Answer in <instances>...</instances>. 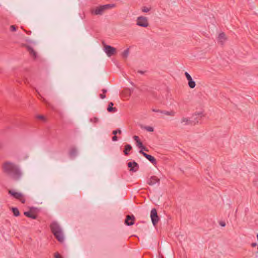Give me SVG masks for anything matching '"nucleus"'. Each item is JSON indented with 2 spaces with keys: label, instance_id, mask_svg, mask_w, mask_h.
Masks as SVG:
<instances>
[{
  "label": "nucleus",
  "instance_id": "2eb2a0df",
  "mask_svg": "<svg viewBox=\"0 0 258 258\" xmlns=\"http://www.w3.org/2000/svg\"><path fill=\"white\" fill-rule=\"evenodd\" d=\"M113 103L112 102L109 103L108 107H107V111L109 112H115L117 111V109L116 107H113Z\"/></svg>",
  "mask_w": 258,
  "mask_h": 258
},
{
  "label": "nucleus",
  "instance_id": "f3484780",
  "mask_svg": "<svg viewBox=\"0 0 258 258\" xmlns=\"http://www.w3.org/2000/svg\"><path fill=\"white\" fill-rule=\"evenodd\" d=\"M69 156L71 158H75L77 155V150L76 148H72L69 151Z\"/></svg>",
  "mask_w": 258,
  "mask_h": 258
},
{
  "label": "nucleus",
  "instance_id": "412c9836",
  "mask_svg": "<svg viewBox=\"0 0 258 258\" xmlns=\"http://www.w3.org/2000/svg\"><path fill=\"white\" fill-rule=\"evenodd\" d=\"M12 211L13 213V215L16 216L18 217L20 215V212L17 208L16 207H13L12 208Z\"/></svg>",
  "mask_w": 258,
  "mask_h": 258
},
{
  "label": "nucleus",
  "instance_id": "a19ab883",
  "mask_svg": "<svg viewBox=\"0 0 258 258\" xmlns=\"http://www.w3.org/2000/svg\"><path fill=\"white\" fill-rule=\"evenodd\" d=\"M102 92H103V94H105V93H106L107 92V90H106V89H103L102 90Z\"/></svg>",
  "mask_w": 258,
  "mask_h": 258
},
{
  "label": "nucleus",
  "instance_id": "9b49d317",
  "mask_svg": "<svg viewBox=\"0 0 258 258\" xmlns=\"http://www.w3.org/2000/svg\"><path fill=\"white\" fill-rule=\"evenodd\" d=\"M139 153L141 154L146 159H147L149 161H150L153 165H156V159L153 156H151V155L148 154L142 151H139Z\"/></svg>",
  "mask_w": 258,
  "mask_h": 258
},
{
  "label": "nucleus",
  "instance_id": "f03ea898",
  "mask_svg": "<svg viewBox=\"0 0 258 258\" xmlns=\"http://www.w3.org/2000/svg\"><path fill=\"white\" fill-rule=\"evenodd\" d=\"M50 227L52 233L58 242H63L64 235L61 228L58 223L54 221L51 223Z\"/></svg>",
  "mask_w": 258,
  "mask_h": 258
},
{
  "label": "nucleus",
  "instance_id": "b1692460",
  "mask_svg": "<svg viewBox=\"0 0 258 258\" xmlns=\"http://www.w3.org/2000/svg\"><path fill=\"white\" fill-rule=\"evenodd\" d=\"M90 122H93L94 123H96L99 122V119L96 117H94L93 118H90Z\"/></svg>",
  "mask_w": 258,
  "mask_h": 258
},
{
  "label": "nucleus",
  "instance_id": "7ed1b4c3",
  "mask_svg": "<svg viewBox=\"0 0 258 258\" xmlns=\"http://www.w3.org/2000/svg\"><path fill=\"white\" fill-rule=\"evenodd\" d=\"M114 6V4L101 5L92 9L91 12L94 15H102L105 10L112 8Z\"/></svg>",
  "mask_w": 258,
  "mask_h": 258
},
{
  "label": "nucleus",
  "instance_id": "2f4dec72",
  "mask_svg": "<svg viewBox=\"0 0 258 258\" xmlns=\"http://www.w3.org/2000/svg\"><path fill=\"white\" fill-rule=\"evenodd\" d=\"M185 76L187 81H188L189 80L192 79V78L190 76V75L187 72H185Z\"/></svg>",
  "mask_w": 258,
  "mask_h": 258
},
{
  "label": "nucleus",
  "instance_id": "f8f14e48",
  "mask_svg": "<svg viewBox=\"0 0 258 258\" xmlns=\"http://www.w3.org/2000/svg\"><path fill=\"white\" fill-rule=\"evenodd\" d=\"M23 46L27 48V51L29 52L30 55L32 56L34 59H36L37 58V52L34 50V49L31 46L26 44H23Z\"/></svg>",
  "mask_w": 258,
  "mask_h": 258
},
{
  "label": "nucleus",
  "instance_id": "20e7f679",
  "mask_svg": "<svg viewBox=\"0 0 258 258\" xmlns=\"http://www.w3.org/2000/svg\"><path fill=\"white\" fill-rule=\"evenodd\" d=\"M8 193L14 198L19 200L22 203L24 204L25 203V199L22 194L11 189L9 190Z\"/></svg>",
  "mask_w": 258,
  "mask_h": 258
},
{
  "label": "nucleus",
  "instance_id": "5701e85b",
  "mask_svg": "<svg viewBox=\"0 0 258 258\" xmlns=\"http://www.w3.org/2000/svg\"><path fill=\"white\" fill-rule=\"evenodd\" d=\"M162 113L166 115H170V116H174L175 114V112L173 111H165V110H162Z\"/></svg>",
  "mask_w": 258,
  "mask_h": 258
},
{
  "label": "nucleus",
  "instance_id": "58836bf2",
  "mask_svg": "<svg viewBox=\"0 0 258 258\" xmlns=\"http://www.w3.org/2000/svg\"><path fill=\"white\" fill-rule=\"evenodd\" d=\"M257 245V243H251V246L252 247H254L256 246Z\"/></svg>",
  "mask_w": 258,
  "mask_h": 258
},
{
  "label": "nucleus",
  "instance_id": "393cba45",
  "mask_svg": "<svg viewBox=\"0 0 258 258\" xmlns=\"http://www.w3.org/2000/svg\"><path fill=\"white\" fill-rule=\"evenodd\" d=\"M112 134L113 135H116L117 134H121V131L120 129L118 128V129H117L116 130L113 131Z\"/></svg>",
  "mask_w": 258,
  "mask_h": 258
},
{
  "label": "nucleus",
  "instance_id": "bb28decb",
  "mask_svg": "<svg viewBox=\"0 0 258 258\" xmlns=\"http://www.w3.org/2000/svg\"><path fill=\"white\" fill-rule=\"evenodd\" d=\"M144 128L146 130L150 132H152L154 131V128L152 126H146Z\"/></svg>",
  "mask_w": 258,
  "mask_h": 258
},
{
  "label": "nucleus",
  "instance_id": "c03bdc74",
  "mask_svg": "<svg viewBox=\"0 0 258 258\" xmlns=\"http://www.w3.org/2000/svg\"><path fill=\"white\" fill-rule=\"evenodd\" d=\"M161 258H163V257H162Z\"/></svg>",
  "mask_w": 258,
  "mask_h": 258
},
{
  "label": "nucleus",
  "instance_id": "cd10ccee",
  "mask_svg": "<svg viewBox=\"0 0 258 258\" xmlns=\"http://www.w3.org/2000/svg\"><path fill=\"white\" fill-rule=\"evenodd\" d=\"M136 146L139 148H140L143 145V144L142 142L141 141V140H139V141L136 142Z\"/></svg>",
  "mask_w": 258,
  "mask_h": 258
},
{
  "label": "nucleus",
  "instance_id": "f704fd0d",
  "mask_svg": "<svg viewBox=\"0 0 258 258\" xmlns=\"http://www.w3.org/2000/svg\"><path fill=\"white\" fill-rule=\"evenodd\" d=\"M133 139H134V140L136 142L140 140L139 137L138 136H134L133 137Z\"/></svg>",
  "mask_w": 258,
  "mask_h": 258
},
{
  "label": "nucleus",
  "instance_id": "39448f33",
  "mask_svg": "<svg viewBox=\"0 0 258 258\" xmlns=\"http://www.w3.org/2000/svg\"><path fill=\"white\" fill-rule=\"evenodd\" d=\"M137 25L142 27H147L149 26V22L147 18L144 16L138 17Z\"/></svg>",
  "mask_w": 258,
  "mask_h": 258
},
{
  "label": "nucleus",
  "instance_id": "a211bd4d",
  "mask_svg": "<svg viewBox=\"0 0 258 258\" xmlns=\"http://www.w3.org/2000/svg\"><path fill=\"white\" fill-rule=\"evenodd\" d=\"M226 36L224 32L220 33L219 34L218 40L221 43H222L224 41H225L226 40Z\"/></svg>",
  "mask_w": 258,
  "mask_h": 258
},
{
  "label": "nucleus",
  "instance_id": "79ce46f5",
  "mask_svg": "<svg viewBox=\"0 0 258 258\" xmlns=\"http://www.w3.org/2000/svg\"><path fill=\"white\" fill-rule=\"evenodd\" d=\"M25 84L28 83V82L27 79H26V80H25Z\"/></svg>",
  "mask_w": 258,
  "mask_h": 258
},
{
  "label": "nucleus",
  "instance_id": "c85d7f7f",
  "mask_svg": "<svg viewBox=\"0 0 258 258\" xmlns=\"http://www.w3.org/2000/svg\"><path fill=\"white\" fill-rule=\"evenodd\" d=\"M17 29V27L15 25H11L10 26V30L12 32L16 31Z\"/></svg>",
  "mask_w": 258,
  "mask_h": 258
},
{
  "label": "nucleus",
  "instance_id": "ddd939ff",
  "mask_svg": "<svg viewBox=\"0 0 258 258\" xmlns=\"http://www.w3.org/2000/svg\"><path fill=\"white\" fill-rule=\"evenodd\" d=\"M34 208H31L30 211L25 212L24 213V215L32 219H36L37 218V215L35 214H34L32 211V210Z\"/></svg>",
  "mask_w": 258,
  "mask_h": 258
},
{
  "label": "nucleus",
  "instance_id": "7c9ffc66",
  "mask_svg": "<svg viewBox=\"0 0 258 258\" xmlns=\"http://www.w3.org/2000/svg\"><path fill=\"white\" fill-rule=\"evenodd\" d=\"M150 9H151L150 8H149L148 7H143L142 10L143 12L147 13L150 10Z\"/></svg>",
  "mask_w": 258,
  "mask_h": 258
},
{
  "label": "nucleus",
  "instance_id": "a878e982",
  "mask_svg": "<svg viewBox=\"0 0 258 258\" xmlns=\"http://www.w3.org/2000/svg\"><path fill=\"white\" fill-rule=\"evenodd\" d=\"M36 117H37V118H38L39 119H40V120H42L43 121H46L45 117L44 116L42 115H38L36 116Z\"/></svg>",
  "mask_w": 258,
  "mask_h": 258
},
{
  "label": "nucleus",
  "instance_id": "e433bc0d",
  "mask_svg": "<svg viewBox=\"0 0 258 258\" xmlns=\"http://www.w3.org/2000/svg\"><path fill=\"white\" fill-rule=\"evenodd\" d=\"M152 111H153V112H160V113H162V110H161L156 109H152Z\"/></svg>",
  "mask_w": 258,
  "mask_h": 258
},
{
  "label": "nucleus",
  "instance_id": "c756f323",
  "mask_svg": "<svg viewBox=\"0 0 258 258\" xmlns=\"http://www.w3.org/2000/svg\"><path fill=\"white\" fill-rule=\"evenodd\" d=\"M140 149H141L140 151H143V152H144V151H147V152H149V150L146 147H145L144 145H143Z\"/></svg>",
  "mask_w": 258,
  "mask_h": 258
},
{
  "label": "nucleus",
  "instance_id": "72a5a7b5",
  "mask_svg": "<svg viewBox=\"0 0 258 258\" xmlns=\"http://www.w3.org/2000/svg\"><path fill=\"white\" fill-rule=\"evenodd\" d=\"M112 140L113 141H117L118 140V137L116 136V135H114L112 137Z\"/></svg>",
  "mask_w": 258,
  "mask_h": 258
},
{
  "label": "nucleus",
  "instance_id": "1a4fd4ad",
  "mask_svg": "<svg viewBox=\"0 0 258 258\" xmlns=\"http://www.w3.org/2000/svg\"><path fill=\"white\" fill-rule=\"evenodd\" d=\"M147 183L150 185H154L155 184H157L158 185L160 184V180L159 178H158L156 176H152L150 178H149L147 181Z\"/></svg>",
  "mask_w": 258,
  "mask_h": 258
},
{
  "label": "nucleus",
  "instance_id": "ea45409f",
  "mask_svg": "<svg viewBox=\"0 0 258 258\" xmlns=\"http://www.w3.org/2000/svg\"><path fill=\"white\" fill-rule=\"evenodd\" d=\"M138 73H140V74H141L143 75V74H144V73H145V72H144V71H141V70H139V71H138Z\"/></svg>",
  "mask_w": 258,
  "mask_h": 258
},
{
  "label": "nucleus",
  "instance_id": "4468645a",
  "mask_svg": "<svg viewBox=\"0 0 258 258\" xmlns=\"http://www.w3.org/2000/svg\"><path fill=\"white\" fill-rule=\"evenodd\" d=\"M181 123L184 122L185 124H186V125H187V124H194V125H195L196 123H199V121L197 120V121H195L194 120H191L189 119L188 118L183 117L181 119Z\"/></svg>",
  "mask_w": 258,
  "mask_h": 258
},
{
  "label": "nucleus",
  "instance_id": "4c0bfd02",
  "mask_svg": "<svg viewBox=\"0 0 258 258\" xmlns=\"http://www.w3.org/2000/svg\"><path fill=\"white\" fill-rule=\"evenodd\" d=\"M100 97L101 98V99H104L105 97H106V96L105 95V94H100Z\"/></svg>",
  "mask_w": 258,
  "mask_h": 258
},
{
  "label": "nucleus",
  "instance_id": "37998d69",
  "mask_svg": "<svg viewBox=\"0 0 258 258\" xmlns=\"http://www.w3.org/2000/svg\"><path fill=\"white\" fill-rule=\"evenodd\" d=\"M27 33L28 34H30V33H31V31H28V32H27Z\"/></svg>",
  "mask_w": 258,
  "mask_h": 258
},
{
  "label": "nucleus",
  "instance_id": "423d86ee",
  "mask_svg": "<svg viewBox=\"0 0 258 258\" xmlns=\"http://www.w3.org/2000/svg\"><path fill=\"white\" fill-rule=\"evenodd\" d=\"M150 216L153 225H156L159 221V217L158 215L157 211L156 209L154 208L151 210Z\"/></svg>",
  "mask_w": 258,
  "mask_h": 258
},
{
  "label": "nucleus",
  "instance_id": "6e6552de",
  "mask_svg": "<svg viewBox=\"0 0 258 258\" xmlns=\"http://www.w3.org/2000/svg\"><path fill=\"white\" fill-rule=\"evenodd\" d=\"M127 166L130 168V171L134 172L137 171L139 169V164L135 161L128 162Z\"/></svg>",
  "mask_w": 258,
  "mask_h": 258
},
{
  "label": "nucleus",
  "instance_id": "0eeeda50",
  "mask_svg": "<svg viewBox=\"0 0 258 258\" xmlns=\"http://www.w3.org/2000/svg\"><path fill=\"white\" fill-rule=\"evenodd\" d=\"M104 50L108 56L110 57L116 52L115 48L108 45H104Z\"/></svg>",
  "mask_w": 258,
  "mask_h": 258
},
{
  "label": "nucleus",
  "instance_id": "6ab92c4d",
  "mask_svg": "<svg viewBox=\"0 0 258 258\" xmlns=\"http://www.w3.org/2000/svg\"><path fill=\"white\" fill-rule=\"evenodd\" d=\"M130 53V49L129 48H127L125 50H124L122 53H121V56L123 59H126L127 57L128 56Z\"/></svg>",
  "mask_w": 258,
  "mask_h": 258
},
{
  "label": "nucleus",
  "instance_id": "dca6fc26",
  "mask_svg": "<svg viewBox=\"0 0 258 258\" xmlns=\"http://www.w3.org/2000/svg\"><path fill=\"white\" fill-rule=\"evenodd\" d=\"M132 150V147L130 144H126L124 146V148L123 150V153L125 156H127L129 155V152L131 150Z\"/></svg>",
  "mask_w": 258,
  "mask_h": 258
},
{
  "label": "nucleus",
  "instance_id": "c9c22d12",
  "mask_svg": "<svg viewBox=\"0 0 258 258\" xmlns=\"http://www.w3.org/2000/svg\"><path fill=\"white\" fill-rule=\"evenodd\" d=\"M219 224H220V225H221L222 227H225L226 225V223L224 221H220Z\"/></svg>",
  "mask_w": 258,
  "mask_h": 258
},
{
  "label": "nucleus",
  "instance_id": "9d476101",
  "mask_svg": "<svg viewBox=\"0 0 258 258\" xmlns=\"http://www.w3.org/2000/svg\"><path fill=\"white\" fill-rule=\"evenodd\" d=\"M135 217L133 215H127L126 216L124 223L127 226H132L134 224Z\"/></svg>",
  "mask_w": 258,
  "mask_h": 258
},
{
  "label": "nucleus",
  "instance_id": "aec40b11",
  "mask_svg": "<svg viewBox=\"0 0 258 258\" xmlns=\"http://www.w3.org/2000/svg\"><path fill=\"white\" fill-rule=\"evenodd\" d=\"M202 112L198 113V114L196 113L194 115H193V117H194V119L193 120H194L195 121H197V120H198L199 121L201 119V118H202Z\"/></svg>",
  "mask_w": 258,
  "mask_h": 258
},
{
  "label": "nucleus",
  "instance_id": "4be33fe9",
  "mask_svg": "<svg viewBox=\"0 0 258 258\" xmlns=\"http://www.w3.org/2000/svg\"><path fill=\"white\" fill-rule=\"evenodd\" d=\"M188 85L190 88L193 89L196 86V82L191 79L188 81Z\"/></svg>",
  "mask_w": 258,
  "mask_h": 258
},
{
  "label": "nucleus",
  "instance_id": "f257e3e1",
  "mask_svg": "<svg viewBox=\"0 0 258 258\" xmlns=\"http://www.w3.org/2000/svg\"><path fill=\"white\" fill-rule=\"evenodd\" d=\"M2 168L4 173L15 180H19L22 176V173L19 166L13 162L10 161L4 162Z\"/></svg>",
  "mask_w": 258,
  "mask_h": 258
},
{
  "label": "nucleus",
  "instance_id": "473e14b6",
  "mask_svg": "<svg viewBox=\"0 0 258 258\" xmlns=\"http://www.w3.org/2000/svg\"><path fill=\"white\" fill-rule=\"evenodd\" d=\"M54 257L55 258H63L60 255V254L58 252H56L54 253Z\"/></svg>",
  "mask_w": 258,
  "mask_h": 258
}]
</instances>
